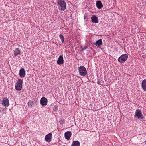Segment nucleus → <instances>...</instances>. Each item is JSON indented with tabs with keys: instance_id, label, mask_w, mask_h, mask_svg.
<instances>
[{
	"instance_id": "f257e3e1",
	"label": "nucleus",
	"mask_w": 146,
	"mask_h": 146,
	"mask_svg": "<svg viewBox=\"0 0 146 146\" xmlns=\"http://www.w3.org/2000/svg\"><path fill=\"white\" fill-rule=\"evenodd\" d=\"M23 81L21 79H18L15 84V89L17 91L21 90L22 88Z\"/></svg>"
},
{
	"instance_id": "6e6552de",
	"label": "nucleus",
	"mask_w": 146,
	"mask_h": 146,
	"mask_svg": "<svg viewBox=\"0 0 146 146\" xmlns=\"http://www.w3.org/2000/svg\"><path fill=\"white\" fill-rule=\"evenodd\" d=\"M25 75V72L23 68L21 69L19 71V75L21 78H24Z\"/></svg>"
},
{
	"instance_id": "7ed1b4c3",
	"label": "nucleus",
	"mask_w": 146,
	"mask_h": 146,
	"mask_svg": "<svg viewBox=\"0 0 146 146\" xmlns=\"http://www.w3.org/2000/svg\"><path fill=\"white\" fill-rule=\"evenodd\" d=\"M79 74L81 76H85L87 73V71L85 68L84 66H80L78 68Z\"/></svg>"
},
{
	"instance_id": "f3484780",
	"label": "nucleus",
	"mask_w": 146,
	"mask_h": 146,
	"mask_svg": "<svg viewBox=\"0 0 146 146\" xmlns=\"http://www.w3.org/2000/svg\"><path fill=\"white\" fill-rule=\"evenodd\" d=\"M102 41L101 39H99L96 42L95 45L98 46H99L102 45Z\"/></svg>"
},
{
	"instance_id": "9b49d317",
	"label": "nucleus",
	"mask_w": 146,
	"mask_h": 146,
	"mask_svg": "<svg viewBox=\"0 0 146 146\" xmlns=\"http://www.w3.org/2000/svg\"><path fill=\"white\" fill-rule=\"evenodd\" d=\"M2 104L5 106H8L9 105V102L7 98H4L2 101Z\"/></svg>"
},
{
	"instance_id": "4468645a",
	"label": "nucleus",
	"mask_w": 146,
	"mask_h": 146,
	"mask_svg": "<svg viewBox=\"0 0 146 146\" xmlns=\"http://www.w3.org/2000/svg\"><path fill=\"white\" fill-rule=\"evenodd\" d=\"M13 53L15 56H17L20 54L21 51L19 48H16L14 50Z\"/></svg>"
},
{
	"instance_id": "dca6fc26",
	"label": "nucleus",
	"mask_w": 146,
	"mask_h": 146,
	"mask_svg": "<svg viewBox=\"0 0 146 146\" xmlns=\"http://www.w3.org/2000/svg\"><path fill=\"white\" fill-rule=\"evenodd\" d=\"M96 5L97 7L99 9L101 8L103 6L102 3L100 1H98L97 2Z\"/></svg>"
},
{
	"instance_id": "423d86ee",
	"label": "nucleus",
	"mask_w": 146,
	"mask_h": 146,
	"mask_svg": "<svg viewBox=\"0 0 146 146\" xmlns=\"http://www.w3.org/2000/svg\"><path fill=\"white\" fill-rule=\"evenodd\" d=\"M52 137V134L50 133L46 135L45 137V141L48 142H50L51 140Z\"/></svg>"
},
{
	"instance_id": "f03ea898",
	"label": "nucleus",
	"mask_w": 146,
	"mask_h": 146,
	"mask_svg": "<svg viewBox=\"0 0 146 146\" xmlns=\"http://www.w3.org/2000/svg\"><path fill=\"white\" fill-rule=\"evenodd\" d=\"M57 2L59 5V8L63 10L66 9V4L63 0H57Z\"/></svg>"
},
{
	"instance_id": "a211bd4d",
	"label": "nucleus",
	"mask_w": 146,
	"mask_h": 146,
	"mask_svg": "<svg viewBox=\"0 0 146 146\" xmlns=\"http://www.w3.org/2000/svg\"><path fill=\"white\" fill-rule=\"evenodd\" d=\"M59 37L61 39L62 43H64V38L63 36L62 35L60 34L59 35Z\"/></svg>"
},
{
	"instance_id": "f8f14e48",
	"label": "nucleus",
	"mask_w": 146,
	"mask_h": 146,
	"mask_svg": "<svg viewBox=\"0 0 146 146\" xmlns=\"http://www.w3.org/2000/svg\"><path fill=\"white\" fill-rule=\"evenodd\" d=\"M141 86L144 91H146V79H144L142 82Z\"/></svg>"
},
{
	"instance_id": "ddd939ff",
	"label": "nucleus",
	"mask_w": 146,
	"mask_h": 146,
	"mask_svg": "<svg viewBox=\"0 0 146 146\" xmlns=\"http://www.w3.org/2000/svg\"><path fill=\"white\" fill-rule=\"evenodd\" d=\"M71 135V133L70 132L68 131L66 132L65 133V138L68 140H69Z\"/></svg>"
},
{
	"instance_id": "6ab92c4d",
	"label": "nucleus",
	"mask_w": 146,
	"mask_h": 146,
	"mask_svg": "<svg viewBox=\"0 0 146 146\" xmlns=\"http://www.w3.org/2000/svg\"><path fill=\"white\" fill-rule=\"evenodd\" d=\"M33 102L32 101H29L28 103V105L29 106H31L32 104H33Z\"/></svg>"
},
{
	"instance_id": "0eeeda50",
	"label": "nucleus",
	"mask_w": 146,
	"mask_h": 146,
	"mask_svg": "<svg viewBox=\"0 0 146 146\" xmlns=\"http://www.w3.org/2000/svg\"><path fill=\"white\" fill-rule=\"evenodd\" d=\"M48 100L46 98L42 97L40 100L41 104L42 106H46L47 104Z\"/></svg>"
},
{
	"instance_id": "9d476101",
	"label": "nucleus",
	"mask_w": 146,
	"mask_h": 146,
	"mask_svg": "<svg viewBox=\"0 0 146 146\" xmlns=\"http://www.w3.org/2000/svg\"><path fill=\"white\" fill-rule=\"evenodd\" d=\"M92 21V22L97 23L98 21V19L95 15H93L91 18Z\"/></svg>"
},
{
	"instance_id": "1a4fd4ad",
	"label": "nucleus",
	"mask_w": 146,
	"mask_h": 146,
	"mask_svg": "<svg viewBox=\"0 0 146 146\" xmlns=\"http://www.w3.org/2000/svg\"><path fill=\"white\" fill-rule=\"evenodd\" d=\"M64 63V60L62 55L60 56L57 61V63L59 65L62 64Z\"/></svg>"
},
{
	"instance_id": "39448f33",
	"label": "nucleus",
	"mask_w": 146,
	"mask_h": 146,
	"mask_svg": "<svg viewBox=\"0 0 146 146\" xmlns=\"http://www.w3.org/2000/svg\"><path fill=\"white\" fill-rule=\"evenodd\" d=\"M127 55L126 54H124L119 57V62L121 63L124 62L127 59Z\"/></svg>"
},
{
	"instance_id": "20e7f679",
	"label": "nucleus",
	"mask_w": 146,
	"mask_h": 146,
	"mask_svg": "<svg viewBox=\"0 0 146 146\" xmlns=\"http://www.w3.org/2000/svg\"><path fill=\"white\" fill-rule=\"evenodd\" d=\"M135 116L139 119H143V118L141 110L138 109H137L136 110Z\"/></svg>"
},
{
	"instance_id": "aec40b11",
	"label": "nucleus",
	"mask_w": 146,
	"mask_h": 146,
	"mask_svg": "<svg viewBox=\"0 0 146 146\" xmlns=\"http://www.w3.org/2000/svg\"><path fill=\"white\" fill-rule=\"evenodd\" d=\"M145 142H146V141H145Z\"/></svg>"
},
{
	"instance_id": "2eb2a0df",
	"label": "nucleus",
	"mask_w": 146,
	"mask_h": 146,
	"mask_svg": "<svg viewBox=\"0 0 146 146\" xmlns=\"http://www.w3.org/2000/svg\"><path fill=\"white\" fill-rule=\"evenodd\" d=\"M80 143L78 141H74L71 145V146H80Z\"/></svg>"
}]
</instances>
